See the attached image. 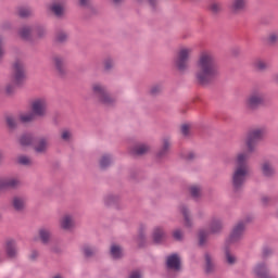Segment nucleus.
Here are the masks:
<instances>
[{
	"mask_svg": "<svg viewBox=\"0 0 278 278\" xmlns=\"http://www.w3.org/2000/svg\"><path fill=\"white\" fill-rule=\"evenodd\" d=\"M218 77V66L211 52H202L198 61L195 79L201 86H207Z\"/></svg>",
	"mask_w": 278,
	"mask_h": 278,
	"instance_id": "1",
	"label": "nucleus"
},
{
	"mask_svg": "<svg viewBox=\"0 0 278 278\" xmlns=\"http://www.w3.org/2000/svg\"><path fill=\"white\" fill-rule=\"evenodd\" d=\"M247 160H249V152L240 153L237 156V168L232 176V186L235 190L242 188L244 181H247V175H249V166L247 165Z\"/></svg>",
	"mask_w": 278,
	"mask_h": 278,
	"instance_id": "2",
	"label": "nucleus"
},
{
	"mask_svg": "<svg viewBox=\"0 0 278 278\" xmlns=\"http://www.w3.org/2000/svg\"><path fill=\"white\" fill-rule=\"evenodd\" d=\"M33 113L22 114L20 119L22 123H31L36 116H45L47 114V101L39 99L33 102Z\"/></svg>",
	"mask_w": 278,
	"mask_h": 278,
	"instance_id": "3",
	"label": "nucleus"
},
{
	"mask_svg": "<svg viewBox=\"0 0 278 278\" xmlns=\"http://www.w3.org/2000/svg\"><path fill=\"white\" fill-rule=\"evenodd\" d=\"M34 142H36V153H45V151H47V139L36 140L31 135H24L20 139V144H22V147H29V144H34Z\"/></svg>",
	"mask_w": 278,
	"mask_h": 278,
	"instance_id": "4",
	"label": "nucleus"
},
{
	"mask_svg": "<svg viewBox=\"0 0 278 278\" xmlns=\"http://www.w3.org/2000/svg\"><path fill=\"white\" fill-rule=\"evenodd\" d=\"M190 53H192V49L190 48L179 50L176 58V66L179 71H186V68H188V58H190Z\"/></svg>",
	"mask_w": 278,
	"mask_h": 278,
	"instance_id": "5",
	"label": "nucleus"
},
{
	"mask_svg": "<svg viewBox=\"0 0 278 278\" xmlns=\"http://www.w3.org/2000/svg\"><path fill=\"white\" fill-rule=\"evenodd\" d=\"M265 134L266 131H264V129H254L249 132L247 147L250 152L253 151V149L255 148V144H257V142H260V140L264 138Z\"/></svg>",
	"mask_w": 278,
	"mask_h": 278,
	"instance_id": "6",
	"label": "nucleus"
},
{
	"mask_svg": "<svg viewBox=\"0 0 278 278\" xmlns=\"http://www.w3.org/2000/svg\"><path fill=\"white\" fill-rule=\"evenodd\" d=\"M13 83L15 86H21L25 81V68L23 67V62L16 61L13 65Z\"/></svg>",
	"mask_w": 278,
	"mask_h": 278,
	"instance_id": "7",
	"label": "nucleus"
},
{
	"mask_svg": "<svg viewBox=\"0 0 278 278\" xmlns=\"http://www.w3.org/2000/svg\"><path fill=\"white\" fill-rule=\"evenodd\" d=\"M93 92L98 94L100 101L104 103L105 105H110L112 103V98L106 94L105 88H103L101 85H93Z\"/></svg>",
	"mask_w": 278,
	"mask_h": 278,
	"instance_id": "8",
	"label": "nucleus"
},
{
	"mask_svg": "<svg viewBox=\"0 0 278 278\" xmlns=\"http://www.w3.org/2000/svg\"><path fill=\"white\" fill-rule=\"evenodd\" d=\"M21 181L16 178H2L0 179V192L3 190H10L12 188H18Z\"/></svg>",
	"mask_w": 278,
	"mask_h": 278,
	"instance_id": "9",
	"label": "nucleus"
},
{
	"mask_svg": "<svg viewBox=\"0 0 278 278\" xmlns=\"http://www.w3.org/2000/svg\"><path fill=\"white\" fill-rule=\"evenodd\" d=\"M166 266L169 270H180L181 260L179 258V255L173 254L167 256Z\"/></svg>",
	"mask_w": 278,
	"mask_h": 278,
	"instance_id": "10",
	"label": "nucleus"
},
{
	"mask_svg": "<svg viewBox=\"0 0 278 278\" xmlns=\"http://www.w3.org/2000/svg\"><path fill=\"white\" fill-rule=\"evenodd\" d=\"M263 103L264 97L260 93H252L247 100V105L251 110H255V108H258V105H262Z\"/></svg>",
	"mask_w": 278,
	"mask_h": 278,
	"instance_id": "11",
	"label": "nucleus"
},
{
	"mask_svg": "<svg viewBox=\"0 0 278 278\" xmlns=\"http://www.w3.org/2000/svg\"><path fill=\"white\" fill-rule=\"evenodd\" d=\"M244 233V223L240 222L232 230L229 242H237V240H240L242 238V235Z\"/></svg>",
	"mask_w": 278,
	"mask_h": 278,
	"instance_id": "12",
	"label": "nucleus"
},
{
	"mask_svg": "<svg viewBox=\"0 0 278 278\" xmlns=\"http://www.w3.org/2000/svg\"><path fill=\"white\" fill-rule=\"evenodd\" d=\"M5 251H7L8 257H16V243L14 242V240L12 239L7 240Z\"/></svg>",
	"mask_w": 278,
	"mask_h": 278,
	"instance_id": "13",
	"label": "nucleus"
},
{
	"mask_svg": "<svg viewBox=\"0 0 278 278\" xmlns=\"http://www.w3.org/2000/svg\"><path fill=\"white\" fill-rule=\"evenodd\" d=\"M247 8V0H233L231 4L232 12H242Z\"/></svg>",
	"mask_w": 278,
	"mask_h": 278,
	"instance_id": "14",
	"label": "nucleus"
},
{
	"mask_svg": "<svg viewBox=\"0 0 278 278\" xmlns=\"http://www.w3.org/2000/svg\"><path fill=\"white\" fill-rule=\"evenodd\" d=\"M149 152V147L147 144H138L131 151V155H144Z\"/></svg>",
	"mask_w": 278,
	"mask_h": 278,
	"instance_id": "15",
	"label": "nucleus"
},
{
	"mask_svg": "<svg viewBox=\"0 0 278 278\" xmlns=\"http://www.w3.org/2000/svg\"><path fill=\"white\" fill-rule=\"evenodd\" d=\"M164 238H166L164 230H162V228H155L153 232V240L155 244H161V242H164Z\"/></svg>",
	"mask_w": 278,
	"mask_h": 278,
	"instance_id": "16",
	"label": "nucleus"
},
{
	"mask_svg": "<svg viewBox=\"0 0 278 278\" xmlns=\"http://www.w3.org/2000/svg\"><path fill=\"white\" fill-rule=\"evenodd\" d=\"M255 273H256L257 277H260V278H273L268 274V269H266V265H257L255 268Z\"/></svg>",
	"mask_w": 278,
	"mask_h": 278,
	"instance_id": "17",
	"label": "nucleus"
},
{
	"mask_svg": "<svg viewBox=\"0 0 278 278\" xmlns=\"http://www.w3.org/2000/svg\"><path fill=\"white\" fill-rule=\"evenodd\" d=\"M263 174L265 175V177H270L273 175H275V168H273V165H270V163L265 162L263 164L262 167Z\"/></svg>",
	"mask_w": 278,
	"mask_h": 278,
	"instance_id": "18",
	"label": "nucleus"
},
{
	"mask_svg": "<svg viewBox=\"0 0 278 278\" xmlns=\"http://www.w3.org/2000/svg\"><path fill=\"white\" fill-rule=\"evenodd\" d=\"M51 12L55 14V16H62L64 14V7L60 3H54L50 7Z\"/></svg>",
	"mask_w": 278,
	"mask_h": 278,
	"instance_id": "19",
	"label": "nucleus"
},
{
	"mask_svg": "<svg viewBox=\"0 0 278 278\" xmlns=\"http://www.w3.org/2000/svg\"><path fill=\"white\" fill-rule=\"evenodd\" d=\"M111 255L114 257V260H118L123 257V250H121V247L118 245H112L111 247Z\"/></svg>",
	"mask_w": 278,
	"mask_h": 278,
	"instance_id": "20",
	"label": "nucleus"
},
{
	"mask_svg": "<svg viewBox=\"0 0 278 278\" xmlns=\"http://www.w3.org/2000/svg\"><path fill=\"white\" fill-rule=\"evenodd\" d=\"M61 226L63 229H71L73 227V218H71L68 215H65L61 222Z\"/></svg>",
	"mask_w": 278,
	"mask_h": 278,
	"instance_id": "21",
	"label": "nucleus"
},
{
	"mask_svg": "<svg viewBox=\"0 0 278 278\" xmlns=\"http://www.w3.org/2000/svg\"><path fill=\"white\" fill-rule=\"evenodd\" d=\"M220 229H223V225L220 224V220L214 219L211 223V233H218V231H220Z\"/></svg>",
	"mask_w": 278,
	"mask_h": 278,
	"instance_id": "22",
	"label": "nucleus"
},
{
	"mask_svg": "<svg viewBox=\"0 0 278 278\" xmlns=\"http://www.w3.org/2000/svg\"><path fill=\"white\" fill-rule=\"evenodd\" d=\"M13 206L15 210H17V212H21V210H23V207H25V201L21 198H14Z\"/></svg>",
	"mask_w": 278,
	"mask_h": 278,
	"instance_id": "23",
	"label": "nucleus"
},
{
	"mask_svg": "<svg viewBox=\"0 0 278 278\" xmlns=\"http://www.w3.org/2000/svg\"><path fill=\"white\" fill-rule=\"evenodd\" d=\"M39 236H40L43 244H47V242H49V238H51V235L49 233V230H47V229L39 230Z\"/></svg>",
	"mask_w": 278,
	"mask_h": 278,
	"instance_id": "24",
	"label": "nucleus"
},
{
	"mask_svg": "<svg viewBox=\"0 0 278 278\" xmlns=\"http://www.w3.org/2000/svg\"><path fill=\"white\" fill-rule=\"evenodd\" d=\"M54 64L56 66V71H59V73H64V61H62V59H60L59 56L54 58Z\"/></svg>",
	"mask_w": 278,
	"mask_h": 278,
	"instance_id": "25",
	"label": "nucleus"
},
{
	"mask_svg": "<svg viewBox=\"0 0 278 278\" xmlns=\"http://www.w3.org/2000/svg\"><path fill=\"white\" fill-rule=\"evenodd\" d=\"M18 16H21V18H27V16H31V10L28 8H20Z\"/></svg>",
	"mask_w": 278,
	"mask_h": 278,
	"instance_id": "26",
	"label": "nucleus"
},
{
	"mask_svg": "<svg viewBox=\"0 0 278 278\" xmlns=\"http://www.w3.org/2000/svg\"><path fill=\"white\" fill-rule=\"evenodd\" d=\"M205 262H206V273H212L214 270V265L212 264V257L210 254H205Z\"/></svg>",
	"mask_w": 278,
	"mask_h": 278,
	"instance_id": "27",
	"label": "nucleus"
},
{
	"mask_svg": "<svg viewBox=\"0 0 278 278\" xmlns=\"http://www.w3.org/2000/svg\"><path fill=\"white\" fill-rule=\"evenodd\" d=\"M112 160L110 159V156L104 155L102 156V159L100 160V166L101 168H108V166H110Z\"/></svg>",
	"mask_w": 278,
	"mask_h": 278,
	"instance_id": "28",
	"label": "nucleus"
},
{
	"mask_svg": "<svg viewBox=\"0 0 278 278\" xmlns=\"http://www.w3.org/2000/svg\"><path fill=\"white\" fill-rule=\"evenodd\" d=\"M268 64L262 60H257L254 62V68L257 71H264V68H267Z\"/></svg>",
	"mask_w": 278,
	"mask_h": 278,
	"instance_id": "29",
	"label": "nucleus"
},
{
	"mask_svg": "<svg viewBox=\"0 0 278 278\" xmlns=\"http://www.w3.org/2000/svg\"><path fill=\"white\" fill-rule=\"evenodd\" d=\"M18 164H22L23 166H29L31 164V159L27 156H20L17 159Z\"/></svg>",
	"mask_w": 278,
	"mask_h": 278,
	"instance_id": "30",
	"label": "nucleus"
},
{
	"mask_svg": "<svg viewBox=\"0 0 278 278\" xmlns=\"http://www.w3.org/2000/svg\"><path fill=\"white\" fill-rule=\"evenodd\" d=\"M30 34H31V30L27 27L22 28V30L20 31V36L24 40H27V38H29Z\"/></svg>",
	"mask_w": 278,
	"mask_h": 278,
	"instance_id": "31",
	"label": "nucleus"
},
{
	"mask_svg": "<svg viewBox=\"0 0 278 278\" xmlns=\"http://www.w3.org/2000/svg\"><path fill=\"white\" fill-rule=\"evenodd\" d=\"M181 213H182V215H184V217H185V224H186V226L187 227H190V217L188 216V208H186V206H182L181 207Z\"/></svg>",
	"mask_w": 278,
	"mask_h": 278,
	"instance_id": "32",
	"label": "nucleus"
},
{
	"mask_svg": "<svg viewBox=\"0 0 278 278\" xmlns=\"http://www.w3.org/2000/svg\"><path fill=\"white\" fill-rule=\"evenodd\" d=\"M205 240H207V232H205L204 230H201L199 233V243L201 247L205 244Z\"/></svg>",
	"mask_w": 278,
	"mask_h": 278,
	"instance_id": "33",
	"label": "nucleus"
},
{
	"mask_svg": "<svg viewBox=\"0 0 278 278\" xmlns=\"http://www.w3.org/2000/svg\"><path fill=\"white\" fill-rule=\"evenodd\" d=\"M210 10H211V12H213V14H218V11L222 10L220 3H218V2H213V3L210 5Z\"/></svg>",
	"mask_w": 278,
	"mask_h": 278,
	"instance_id": "34",
	"label": "nucleus"
},
{
	"mask_svg": "<svg viewBox=\"0 0 278 278\" xmlns=\"http://www.w3.org/2000/svg\"><path fill=\"white\" fill-rule=\"evenodd\" d=\"M191 195L197 199L201 194V188L198 186H193L190 188Z\"/></svg>",
	"mask_w": 278,
	"mask_h": 278,
	"instance_id": "35",
	"label": "nucleus"
},
{
	"mask_svg": "<svg viewBox=\"0 0 278 278\" xmlns=\"http://www.w3.org/2000/svg\"><path fill=\"white\" fill-rule=\"evenodd\" d=\"M7 124L10 129H14V127H16V119H14L12 116H9L7 117Z\"/></svg>",
	"mask_w": 278,
	"mask_h": 278,
	"instance_id": "36",
	"label": "nucleus"
},
{
	"mask_svg": "<svg viewBox=\"0 0 278 278\" xmlns=\"http://www.w3.org/2000/svg\"><path fill=\"white\" fill-rule=\"evenodd\" d=\"M268 42L270 45H275V42H278V34L277 33L270 34L268 37Z\"/></svg>",
	"mask_w": 278,
	"mask_h": 278,
	"instance_id": "37",
	"label": "nucleus"
},
{
	"mask_svg": "<svg viewBox=\"0 0 278 278\" xmlns=\"http://www.w3.org/2000/svg\"><path fill=\"white\" fill-rule=\"evenodd\" d=\"M226 260L228 264H236V256L231 255L229 251H226Z\"/></svg>",
	"mask_w": 278,
	"mask_h": 278,
	"instance_id": "38",
	"label": "nucleus"
},
{
	"mask_svg": "<svg viewBox=\"0 0 278 278\" xmlns=\"http://www.w3.org/2000/svg\"><path fill=\"white\" fill-rule=\"evenodd\" d=\"M84 254L87 256V257H92V255H94V250L88 248V247H85L84 248Z\"/></svg>",
	"mask_w": 278,
	"mask_h": 278,
	"instance_id": "39",
	"label": "nucleus"
},
{
	"mask_svg": "<svg viewBox=\"0 0 278 278\" xmlns=\"http://www.w3.org/2000/svg\"><path fill=\"white\" fill-rule=\"evenodd\" d=\"M168 147H169L168 140H165L163 143V150H162V152L159 153L160 157H162V155H164V153H166V151H168Z\"/></svg>",
	"mask_w": 278,
	"mask_h": 278,
	"instance_id": "40",
	"label": "nucleus"
},
{
	"mask_svg": "<svg viewBox=\"0 0 278 278\" xmlns=\"http://www.w3.org/2000/svg\"><path fill=\"white\" fill-rule=\"evenodd\" d=\"M67 36L65 35V33H59L56 35V41L58 42H64L66 40Z\"/></svg>",
	"mask_w": 278,
	"mask_h": 278,
	"instance_id": "41",
	"label": "nucleus"
},
{
	"mask_svg": "<svg viewBox=\"0 0 278 278\" xmlns=\"http://www.w3.org/2000/svg\"><path fill=\"white\" fill-rule=\"evenodd\" d=\"M189 131H190V126L187 125V124H184L181 126V134H182V136H188Z\"/></svg>",
	"mask_w": 278,
	"mask_h": 278,
	"instance_id": "42",
	"label": "nucleus"
},
{
	"mask_svg": "<svg viewBox=\"0 0 278 278\" xmlns=\"http://www.w3.org/2000/svg\"><path fill=\"white\" fill-rule=\"evenodd\" d=\"M174 238L175 240H181L184 238V233H181V230H175Z\"/></svg>",
	"mask_w": 278,
	"mask_h": 278,
	"instance_id": "43",
	"label": "nucleus"
},
{
	"mask_svg": "<svg viewBox=\"0 0 278 278\" xmlns=\"http://www.w3.org/2000/svg\"><path fill=\"white\" fill-rule=\"evenodd\" d=\"M162 91V87L161 86H154L151 88V94H157L159 92Z\"/></svg>",
	"mask_w": 278,
	"mask_h": 278,
	"instance_id": "44",
	"label": "nucleus"
},
{
	"mask_svg": "<svg viewBox=\"0 0 278 278\" xmlns=\"http://www.w3.org/2000/svg\"><path fill=\"white\" fill-rule=\"evenodd\" d=\"M68 138H71V132L68 130H64L62 132V139L63 140H68Z\"/></svg>",
	"mask_w": 278,
	"mask_h": 278,
	"instance_id": "45",
	"label": "nucleus"
},
{
	"mask_svg": "<svg viewBox=\"0 0 278 278\" xmlns=\"http://www.w3.org/2000/svg\"><path fill=\"white\" fill-rule=\"evenodd\" d=\"M142 275H140V271L135 270L130 274L129 278H141Z\"/></svg>",
	"mask_w": 278,
	"mask_h": 278,
	"instance_id": "46",
	"label": "nucleus"
},
{
	"mask_svg": "<svg viewBox=\"0 0 278 278\" xmlns=\"http://www.w3.org/2000/svg\"><path fill=\"white\" fill-rule=\"evenodd\" d=\"M104 66L106 71H110V67L112 66V61L110 60L105 61Z\"/></svg>",
	"mask_w": 278,
	"mask_h": 278,
	"instance_id": "47",
	"label": "nucleus"
},
{
	"mask_svg": "<svg viewBox=\"0 0 278 278\" xmlns=\"http://www.w3.org/2000/svg\"><path fill=\"white\" fill-rule=\"evenodd\" d=\"M12 92H14V87L8 86V87H7V93H8V94H12Z\"/></svg>",
	"mask_w": 278,
	"mask_h": 278,
	"instance_id": "48",
	"label": "nucleus"
},
{
	"mask_svg": "<svg viewBox=\"0 0 278 278\" xmlns=\"http://www.w3.org/2000/svg\"><path fill=\"white\" fill-rule=\"evenodd\" d=\"M194 153L190 152L188 156H186L187 160H193Z\"/></svg>",
	"mask_w": 278,
	"mask_h": 278,
	"instance_id": "49",
	"label": "nucleus"
},
{
	"mask_svg": "<svg viewBox=\"0 0 278 278\" xmlns=\"http://www.w3.org/2000/svg\"><path fill=\"white\" fill-rule=\"evenodd\" d=\"M89 0H79L80 5H88Z\"/></svg>",
	"mask_w": 278,
	"mask_h": 278,
	"instance_id": "50",
	"label": "nucleus"
},
{
	"mask_svg": "<svg viewBox=\"0 0 278 278\" xmlns=\"http://www.w3.org/2000/svg\"><path fill=\"white\" fill-rule=\"evenodd\" d=\"M2 45V41L0 39V58H3V48L1 47Z\"/></svg>",
	"mask_w": 278,
	"mask_h": 278,
	"instance_id": "51",
	"label": "nucleus"
},
{
	"mask_svg": "<svg viewBox=\"0 0 278 278\" xmlns=\"http://www.w3.org/2000/svg\"><path fill=\"white\" fill-rule=\"evenodd\" d=\"M268 253H270V249H265V250L263 251L264 257H266V255H268Z\"/></svg>",
	"mask_w": 278,
	"mask_h": 278,
	"instance_id": "52",
	"label": "nucleus"
},
{
	"mask_svg": "<svg viewBox=\"0 0 278 278\" xmlns=\"http://www.w3.org/2000/svg\"><path fill=\"white\" fill-rule=\"evenodd\" d=\"M43 34H45V30H42V29L38 30L39 38H42Z\"/></svg>",
	"mask_w": 278,
	"mask_h": 278,
	"instance_id": "53",
	"label": "nucleus"
},
{
	"mask_svg": "<svg viewBox=\"0 0 278 278\" xmlns=\"http://www.w3.org/2000/svg\"><path fill=\"white\" fill-rule=\"evenodd\" d=\"M30 257H31V260H36V257H38V253L37 252H33Z\"/></svg>",
	"mask_w": 278,
	"mask_h": 278,
	"instance_id": "54",
	"label": "nucleus"
},
{
	"mask_svg": "<svg viewBox=\"0 0 278 278\" xmlns=\"http://www.w3.org/2000/svg\"><path fill=\"white\" fill-rule=\"evenodd\" d=\"M262 201H263L264 205H266V203H268V198H263Z\"/></svg>",
	"mask_w": 278,
	"mask_h": 278,
	"instance_id": "55",
	"label": "nucleus"
},
{
	"mask_svg": "<svg viewBox=\"0 0 278 278\" xmlns=\"http://www.w3.org/2000/svg\"><path fill=\"white\" fill-rule=\"evenodd\" d=\"M274 80L276 81V84H278V75L274 77Z\"/></svg>",
	"mask_w": 278,
	"mask_h": 278,
	"instance_id": "56",
	"label": "nucleus"
},
{
	"mask_svg": "<svg viewBox=\"0 0 278 278\" xmlns=\"http://www.w3.org/2000/svg\"><path fill=\"white\" fill-rule=\"evenodd\" d=\"M114 3H121L122 0H113Z\"/></svg>",
	"mask_w": 278,
	"mask_h": 278,
	"instance_id": "57",
	"label": "nucleus"
},
{
	"mask_svg": "<svg viewBox=\"0 0 278 278\" xmlns=\"http://www.w3.org/2000/svg\"><path fill=\"white\" fill-rule=\"evenodd\" d=\"M0 160H3V153L0 152Z\"/></svg>",
	"mask_w": 278,
	"mask_h": 278,
	"instance_id": "58",
	"label": "nucleus"
},
{
	"mask_svg": "<svg viewBox=\"0 0 278 278\" xmlns=\"http://www.w3.org/2000/svg\"><path fill=\"white\" fill-rule=\"evenodd\" d=\"M155 0H149V2L151 3V5H153V2H154Z\"/></svg>",
	"mask_w": 278,
	"mask_h": 278,
	"instance_id": "59",
	"label": "nucleus"
}]
</instances>
